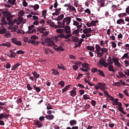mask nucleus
Listing matches in <instances>:
<instances>
[{
    "label": "nucleus",
    "instance_id": "nucleus-14",
    "mask_svg": "<svg viewBox=\"0 0 129 129\" xmlns=\"http://www.w3.org/2000/svg\"><path fill=\"white\" fill-rule=\"evenodd\" d=\"M39 8H40L39 5L36 4L34 6L33 5H31L28 8V10H30L31 9H34V11H37V10H39Z\"/></svg>",
    "mask_w": 129,
    "mask_h": 129
},
{
    "label": "nucleus",
    "instance_id": "nucleus-6",
    "mask_svg": "<svg viewBox=\"0 0 129 129\" xmlns=\"http://www.w3.org/2000/svg\"><path fill=\"white\" fill-rule=\"evenodd\" d=\"M11 42L13 44H15L17 46H22V42L20 41L17 40V38L11 39Z\"/></svg>",
    "mask_w": 129,
    "mask_h": 129
},
{
    "label": "nucleus",
    "instance_id": "nucleus-20",
    "mask_svg": "<svg viewBox=\"0 0 129 129\" xmlns=\"http://www.w3.org/2000/svg\"><path fill=\"white\" fill-rule=\"evenodd\" d=\"M97 74L98 75H99L100 76H102V77H105V75L104 74V73L103 71L98 70V72L97 73Z\"/></svg>",
    "mask_w": 129,
    "mask_h": 129
},
{
    "label": "nucleus",
    "instance_id": "nucleus-7",
    "mask_svg": "<svg viewBox=\"0 0 129 129\" xmlns=\"http://www.w3.org/2000/svg\"><path fill=\"white\" fill-rule=\"evenodd\" d=\"M99 63L102 66H103L105 68L108 67V63L105 62V59L104 58H102L99 61Z\"/></svg>",
    "mask_w": 129,
    "mask_h": 129
},
{
    "label": "nucleus",
    "instance_id": "nucleus-43",
    "mask_svg": "<svg viewBox=\"0 0 129 129\" xmlns=\"http://www.w3.org/2000/svg\"><path fill=\"white\" fill-rule=\"evenodd\" d=\"M52 74H53V75H59V72H58V71L55 70V69H53L52 70Z\"/></svg>",
    "mask_w": 129,
    "mask_h": 129
},
{
    "label": "nucleus",
    "instance_id": "nucleus-23",
    "mask_svg": "<svg viewBox=\"0 0 129 129\" xmlns=\"http://www.w3.org/2000/svg\"><path fill=\"white\" fill-rule=\"evenodd\" d=\"M108 69L109 71L112 72L113 73H115V70L113 69V66H112V64H109Z\"/></svg>",
    "mask_w": 129,
    "mask_h": 129
},
{
    "label": "nucleus",
    "instance_id": "nucleus-39",
    "mask_svg": "<svg viewBox=\"0 0 129 129\" xmlns=\"http://www.w3.org/2000/svg\"><path fill=\"white\" fill-rule=\"evenodd\" d=\"M83 99H85V100H87L88 99H90V97H89V95L87 94L83 95Z\"/></svg>",
    "mask_w": 129,
    "mask_h": 129
},
{
    "label": "nucleus",
    "instance_id": "nucleus-12",
    "mask_svg": "<svg viewBox=\"0 0 129 129\" xmlns=\"http://www.w3.org/2000/svg\"><path fill=\"white\" fill-rule=\"evenodd\" d=\"M37 30L38 32H39L40 33H49V32H47V31L44 32V31H46V28L44 27H43V26H40L39 27H38L37 28Z\"/></svg>",
    "mask_w": 129,
    "mask_h": 129
},
{
    "label": "nucleus",
    "instance_id": "nucleus-46",
    "mask_svg": "<svg viewBox=\"0 0 129 129\" xmlns=\"http://www.w3.org/2000/svg\"><path fill=\"white\" fill-rule=\"evenodd\" d=\"M112 60L115 64H116L119 61L118 58L117 57H112Z\"/></svg>",
    "mask_w": 129,
    "mask_h": 129
},
{
    "label": "nucleus",
    "instance_id": "nucleus-53",
    "mask_svg": "<svg viewBox=\"0 0 129 129\" xmlns=\"http://www.w3.org/2000/svg\"><path fill=\"white\" fill-rule=\"evenodd\" d=\"M83 77V74H79L77 78H76L77 80H80L81 78Z\"/></svg>",
    "mask_w": 129,
    "mask_h": 129
},
{
    "label": "nucleus",
    "instance_id": "nucleus-17",
    "mask_svg": "<svg viewBox=\"0 0 129 129\" xmlns=\"http://www.w3.org/2000/svg\"><path fill=\"white\" fill-rule=\"evenodd\" d=\"M71 96L73 97H74V96H76V88H74L72 90L70 91Z\"/></svg>",
    "mask_w": 129,
    "mask_h": 129
},
{
    "label": "nucleus",
    "instance_id": "nucleus-10",
    "mask_svg": "<svg viewBox=\"0 0 129 129\" xmlns=\"http://www.w3.org/2000/svg\"><path fill=\"white\" fill-rule=\"evenodd\" d=\"M97 3L100 8H104L105 7V0H97Z\"/></svg>",
    "mask_w": 129,
    "mask_h": 129
},
{
    "label": "nucleus",
    "instance_id": "nucleus-62",
    "mask_svg": "<svg viewBox=\"0 0 129 129\" xmlns=\"http://www.w3.org/2000/svg\"><path fill=\"white\" fill-rule=\"evenodd\" d=\"M7 32V29L5 28H2L0 29V33H6Z\"/></svg>",
    "mask_w": 129,
    "mask_h": 129
},
{
    "label": "nucleus",
    "instance_id": "nucleus-22",
    "mask_svg": "<svg viewBox=\"0 0 129 129\" xmlns=\"http://www.w3.org/2000/svg\"><path fill=\"white\" fill-rule=\"evenodd\" d=\"M71 86H72L71 85H68L65 87H64L62 90V93H64V92H66V91H67V90H68V89H69V88H70Z\"/></svg>",
    "mask_w": 129,
    "mask_h": 129
},
{
    "label": "nucleus",
    "instance_id": "nucleus-16",
    "mask_svg": "<svg viewBox=\"0 0 129 129\" xmlns=\"http://www.w3.org/2000/svg\"><path fill=\"white\" fill-rule=\"evenodd\" d=\"M57 28H65V24L63 21L62 22H57Z\"/></svg>",
    "mask_w": 129,
    "mask_h": 129
},
{
    "label": "nucleus",
    "instance_id": "nucleus-61",
    "mask_svg": "<svg viewBox=\"0 0 129 129\" xmlns=\"http://www.w3.org/2000/svg\"><path fill=\"white\" fill-rule=\"evenodd\" d=\"M56 33H63L64 30L63 29H57L56 30Z\"/></svg>",
    "mask_w": 129,
    "mask_h": 129
},
{
    "label": "nucleus",
    "instance_id": "nucleus-28",
    "mask_svg": "<svg viewBox=\"0 0 129 129\" xmlns=\"http://www.w3.org/2000/svg\"><path fill=\"white\" fill-rule=\"evenodd\" d=\"M33 89L36 91V92H40L41 91V88L40 87H37L36 85H33Z\"/></svg>",
    "mask_w": 129,
    "mask_h": 129
},
{
    "label": "nucleus",
    "instance_id": "nucleus-42",
    "mask_svg": "<svg viewBox=\"0 0 129 129\" xmlns=\"http://www.w3.org/2000/svg\"><path fill=\"white\" fill-rule=\"evenodd\" d=\"M126 16H127V14L125 13L118 14L119 18H123L124 17H126Z\"/></svg>",
    "mask_w": 129,
    "mask_h": 129
},
{
    "label": "nucleus",
    "instance_id": "nucleus-24",
    "mask_svg": "<svg viewBox=\"0 0 129 129\" xmlns=\"http://www.w3.org/2000/svg\"><path fill=\"white\" fill-rule=\"evenodd\" d=\"M35 124L37 126V127H42L43 126V124H42V123L39 120L35 121Z\"/></svg>",
    "mask_w": 129,
    "mask_h": 129
},
{
    "label": "nucleus",
    "instance_id": "nucleus-33",
    "mask_svg": "<svg viewBox=\"0 0 129 129\" xmlns=\"http://www.w3.org/2000/svg\"><path fill=\"white\" fill-rule=\"evenodd\" d=\"M17 0H8L6 3H9L12 6H14V5H16V2Z\"/></svg>",
    "mask_w": 129,
    "mask_h": 129
},
{
    "label": "nucleus",
    "instance_id": "nucleus-47",
    "mask_svg": "<svg viewBox=\"0 0 129 129\" xmlns=\"http://www.w3.org/2000/svg\"><path fill=\"white\" fill-rule=\"evenodd\" d=\"M16 23H18V20L15 19L13 21V20L11 22L10 26H14Z\"/></svg>",
    "mask_w": 129,
    "mask_h": 129
},
{
    "label": "nucleus",
    "instance_id": "nucleus-56",
    "mask_svg": "<svg viewBox=\"0 0 129 129\" xmlns=\"http://www.w3.org/2000/svg\"><path fill=\"white\" fill-rule=\"evenodd\" d=\"M3 113V118H8L10 116V114L6 113Z\"/></svg>",
    "mask_w": 129,
    "mask_h": 129
},
{
    "label": "nucleus",
    "instance_id": "nucleus-15",
    "mask_svg": "<svg viewBox=\"0 0 129 129\" xmlns=\"http://www.w3.org/2000/svg\"><path fill=\"white\" fill-rule=\"evenodd\" d=\"M2 14H4V17L5 18H7L8 17H10V16H12V14H11V12L9 11H3Z\"/></svg>",
    "mask_w": 129,
    "mask_h": 129
},
{
    "label": "nucleus",
    "instance_id": "nucleus-9",
    "mask_svg": "<svg viewBox=\"0 0 129 129\" xmlns=\"http://www.w3.org/2000/svg\"><path fill=\"white\" fill-rule=\"evenodd\" d=\"M62 21L64 24L66 23L67 26H68L70 25V23H71V17L69 16L66 17L63 19Z\"/></svg>",
    "mask_w": 129,
    "mask_h": 129
},
{
    "label": "nucleus",
    "instance_id": "nucleus-30",
    "mask_svg": "<svg viewBox=\"0 0 129 129\" xmlns=\"http://www.w3.org/2000/svg\"><path fill=\"white\" fill-rule=\"evenodd\" d=\"M82 66L83 68H86V69H89L90 64H89L87 63H82Z\"/></svg>",
    "mask_w": 129,
    "mask_h": 129
},
{
    "label": "nucleus",
    "instance_id": "nucleus-26",
    "mask_svg": "<svg viewBox=\"0 0 129 129\" xmlns=\"http://www.w3.org/2000/svg\"><path fill=\"white\" fill-rule=\"evenodd\" d=\"M13 17H14V16H13V15H12L10 16H8V17H6V19H7V21H8L9 25H10L11 22H12V21H13Z\"/></svg>",
    "mask_w": 129,
    "mask_h": 129
},
{
    "label": "nucleus",
    "instance_id": "nucleus-13",
    "mask_svg": "<svg viewBox=\"0 0 129 129\" xmlns=\"http://www.w3.org/2000/svg\"><path fill=\"white\" fill-rule=\"evenodd\" d=\"M54 49L55 50V51H65L64 48L61 46H58L57 45H54Z\"/></svg>",
    "mask_w": 129,
    "mask_h": 129
},
{
    "label": "nucleus",
    "instance_id": "nucleus-18",
    "mask_svg": "<svg viewBox=\"0 0 129 129\" xmlns=\"http://www.w3.org/2000/svg\"><path fill=\"white\" fill-rule=\"evenodd\" d=\"M70 124L71 126H74L77 124V120L74 119L70 121Z\"/></svg>",
    "mask_w": 129,
    "mask_h": 129
},
{
    "label": "nucleus",
    "instance_id": "nucleus-38",
    "mask_svg": "<svg viewBox=\"0 0 129 129\" xmlns=\"http://www.w3.org/2000/svg\"><path fill=\"white\" fill-rule=\"evenodd\" d=\"M64 18V15L61 14L60 16H58L56 19H55V21H60Z\"/></svg>",
    "mask_w": 129,
    "mask_h": 129
},
{
    "label": "nucleus",
    "instance_id": "nucleus-64",
    "mask_svg": "<svg viewBox=\"0 0 129 129\" xmlns=\"http://www.w3.org/2000/svg\"><path fill=\"white\" fill-rule=\"evenodd\" d=\"M125 75H126L127 76H129V70L127 69L125 72H124Z\"/></svg>",
    "mask_w": 129,
    "mask_h": 129
},
{
    "label": "nucleus",
    "instance_id": "nucleus-34",
    "mask_svg": "<svg viewBox=\"0 0 129 129\" xmlns=\"http://www.w3.org/2000/svg\"><path fill=\"white\" fill-rule=\"evenodd\" d=\"M116 23L118 25H121V24H122L123 25L125 24L124 20H123V19H119V20H117Z\"/></svg>",
    "mask_w": 129,
    "mask_h": 129
},
{
    "label": "nucleus",
    "instance_id": "nucleus-44",
    "mask_svg": "<svg viewBox=\"0 0 129 129\" xmlns=\"http://www.w3.org/2000/svg\"><path fill=\"white\" fill-rule=\"evenodd\" d=\"M87 49L89 51H94V47L92 46H88Z\"/></svg>",
    "mask_w": 129,
    "mask_h": 129
},
{
    "label": "nucleus",
    "instance_id": "nucleus-60",
    "mask_svg": "<svg viewBox=\"0 0 129 129\" xmlns=\"http://www.w3.org/2000/svg\"><path fill=\"white\" fill-rule=\"evenodd\" d=\"M127 57H128V53H126L124 54V55L121 57V59H122V60H123V59H125V58H127Z\"/></svg>",
    "mask_w": 129,
    "mask_h": 129
},
{
    "label": "nucleus",
    "instance_id": "nucleus-48",
    "mask_svg": "<svg viewBox=\"0 0 129 129\" xmlns=\"http://www.w3.org/2000/svg\"><path fill=\"white\" fill-rule=\"evenodd\" d=\"M91 28H87L83 30V33H90Z\"/></svg>",
    "mask_w": 129,
    "mask_h": 129
},
{
    "label": "nucleus",
    "instance_id": "nucleus-51",
    "mask_svg": "<svg viewBox=\"0 0 129 129\" xmlns=\"http://www.w3.org/2000/svg\"><path fill=\"white\" fill-rule=\"evenodd\" d=\"M26 88H27V90L29 91H31L33 89V87H31V85L30 84H27Z\"/></svg>",
    "mask_w": 129,
    "mask_h": 129
},
{
    "label": "nucleus",
    "instance_id": "nucleus-19",
    "mask_svg": "<svg viewBox=\"0 0 129 129\" xmlns=\"http://www.w3.org/2000/svg\"><path fill=\"white\" fill-rule=\"evenodd\" d=\"M1 20L2 22L1 25H2V26L3 25H8V22L6 21V18L5 17H1Z\"/></svg>",
    "mask_w": 129,
    "mask_h": 129
},
{
    "label": "nucleus",
    "instance_id": "nucleus-31",
    "mask_svg": "<svg viewBox=\"0 0 129 129\" xmlns=\"http://www.w3.org/2000/svg\"><path fill=\"white\" fill-rule=\"evenodd\" d=\"M46 119H48L49 120H52L53 118H54V115H46L45 116Z\"/></svg>",
    "mask_w": 129,
    "mask_h": 129
},
{
    "label": "nucleus",
    "instance_id": "nucleus-55",
    "mask_svg": "<svg viewBox=\"0 0 129 129\" xmlns=\"http://www.w3.org/2000/svg\"><path fill=\"white\" fill-rule=\"evenodd\" d=\"M69 9L71 10V11H73L74 12H76V9L72 6H70L69 7Z\"/></svg>",
    "mask_w": 129,
    "mask_h": 129
},
{
    "label": "nucleus",
    "instance_id": "nucleus-54",
    "mask_svg": "<svg viewBox=\"0 0 129 129\" xmlns=\"http://www.w3.org/2000/svg\"><path fill=\"white\" fill-rule=\"evenodd\" d=\"M4 36L6 38H11V37H12V34L10 33H7L4 35Z\"/></svg>",
    "mask_w": 129,
    "mask_h": 129
},
{
    "label": "nucleus",
    "instance_id": "nucleus-27",
    "mask_svg": "<svg viewBox=\"0 0 129 129\" xmlns=\"http://www.w3.org/2000/svg\"><path fill=\"white\" fill-rule=\"evenodd\" d=\"M32 74L33 75L34 78H36V79L40 77V74H38V72H34L32 73Z\"/></svg>",
    "mask_w": 129,
    "mask_h": 129
},
{
    "label": "nucleus",
    "instance_id": "nucleus-1",
    "mask_svg": "<svg viewBox=\"0 0 129 129\" xmlns=\"http://www.w3.org/2000/svg\"><path fill=\"white\" fill-rule=\"evenodd\" d=\"M45 41L46 43H47L46 46H48V47H53V46H55L54 42H58V37H51L50 38L46 37Z\"/></svg>",
    "mask_w": 129,
    "mask_h": 129
},
{
    "label": "nucleus",
    "instance_id": "nucleus-5",
    "mask_svg": "<svg viewBox=\"0 0 129 129\" xmlns=\"http://www.w3.org/2000/svg\"><path fill=\"white\" fill-rule=\"evenodd\" d=\"M98 85L100 87V89L102 90V91H105V89H107V87H106V84L104 83L98 82Z\"/></svg>",
    "mask_w": 129,
    "mask_h": 129
},
{
    "label": "nucleus",
    "instance_id": "nucleus-25",
    "mask_svg": "<svg viewBox=\"0 0 129 129\" xmlns=\"http://www.w3.org/2000/svg\"><path fill=\"white\" fill-rule=\"evenodd\" d=\"M72 41H73V42H75L76 43H78V41H79V38L77 36H72Z\"/></svg>",
    "mask_w": 129,
    "mask_h": 129
},
{
    "label": "nucleus",
    "instance_id": "nucleus-45",
    "mask_svg": "<svg viewBox=\"0 0 129 129\" xmlns=\"http://www.w3.org/2000/svg\"><path fill=\"white\" fill-rule=\"evenodd\" d=\"M101 49V47L99 46L98 44L96 45V50L97 52H100Z\"/></svg>",
    "mask_w": 129,
    "mask_h": 129
},
{
    "label": "nucleus",
    "instance_id": "nucleus-2",
    "mask_svg": "<svg viewBox=\"0 0 129 129\" xmlns=\"http://www.w3.org/2000/svg\"><path fill=\"white\" fill-rule=\"evenodd\" d=\"M73 25L76 26L78 29L74 31L73 33H82V28H82V23L74 20Z\"/></svg>",
    "mask_w": 129,
    "mask_h": 129
},
{
    "label": "nucleus",
    "instance_id": "nucleus-37",
    "mask_svg": "<svg viewBox=\"0 0 129 129\" xmlns=\"http://www.w3.org/2000/svg\"><path fill=\"white\" fill-rule=\"evenodd\" d=\"M64 30L66 31H67L66 32V33H71V28H70V26H67L65 28Z\"/></svg>",
    "mask_w": 129,
    "mask_h": 129
},
{
    "label": "nucleus",
    "instance_id": "nucleus-29",
    "mask_svg": "<svg viewBox=\"0 0 129 129\" xmlns=\"http://www.w3.org/2000/svg\"><path fill=\"white\" fill-rule=\"evenodd\" d=\"M107 62H108V65H112V64H113V61L112 60V58H111V57L110 56L108 57Z\"/></svg>",
    "mask_w": 129,
    "mask_h": 129
},
{
    "label": "nucleus",
    "instance_id": "nucleus-8",
    "mask_svg": "<svg viewBox=\"0 0 129 129\" xmlns=\"http://www.w3.org/2000/svg\"><path fill=\"white\" fill-rule=\"evenodd\" d=\"M113 105H118V107H122V104L120 102H118V99H114L112 102Z\"/></svg>",
    "mask_w": 129,
    "mask_h": 129
},
{
    "label": "nucleus",
    "instance_id": "nucleus-11",
    "mask_svg": "<svg viewBox=\"0 0 129 129\" xmlns=\"http://www.w3.org/2000/svg\"><path fill=\"white\" fill-rule=\"evenodd\" d=\"M34 27H35L34 25L29 26V32H26V33H36V32H37V30H36V29L34 28Z\"/></svg>",
    "mask_w": 129,
    "mask_h": 129
},
{
    "label": "nucleus",
    "instance_id": "nucleus-35",
    "mask_svg": "<svg viewBox=\"0 0 129 129\" xmlns=\"http://www.w3.org/2000/svg\"><path fill=\"white\" fill-rule=\"evenodd\" d=\"M19 66H21V64H20V63L15 64L14 67L11 69V70L12 71H14V70H16V69H17V68H18V67H19Z\"/></svg>",
    "mask_w": 129,
    "mask_h": 129
},
{
    "label": "nucleus",
    "instance_id": "nucleus-63",
    "mask_svg": "<svg viewBox=\"0 0 129 129\" xmlns=\"http://www.w3.org/2000/svg\"><path fill=\"white\" fill-rule=\"evenodd\" d=\"M4 67H5V68H6L7 69H10V68H11V63H7L6 64V66H5Z\"/></svg>",
    "mask_w": 129,
    "mask_h": 129
},
{
    "label": "nucleus",
    "instance_id": "nucleus-21",
    "mask_svg": "<svg viewBox=\"0 0 129 129\" xmlns=\"http://www.w3.org/2000/svg\"><path fill=\"white\" fill-rule=\"evenodd\" d=\"M57 68L58 69H61L63 71H65L67 70L66 68H64V65L62 63L58 64L57 66Z\"/></svg>",
    "mask_w": 129,
    "mask_h": 129
},
{
    "label": "nucleus",
    "instance_id": "nucleus-4",
    "mask_svg": "<svg viewBox=\"0 0 129 129\" xmlns=\"http://www.w3.org/2000/svg\"><path fill=\"white\" fill-rule=\"evenodd\" d=\"M71 36H72V34L70 33H68L67 34H66V36L63 34H60L58 35L57 37H58V38H64L65 39H68L67 40H65V41L68 42L71 41V39L70 38H70Z\"/></svg>",
    "mask_w": 129,
    "mask_h": 129
},
{
    "label": "nucleus",
    "instance_id": "nucleus-59",
    "mask_svg": "<svg viewBox=\"0 0 129 129\" xmlns=\"http://www.w3.org/2000/svg\"><path fill=\"white\" fill-rule=\"evenodd\" d=\"M98 71V70H97V68H96L91 69V72L92 73H95V72H97Z\"/></svg>",
    "mask_w": 129,
    "mask_h": 129
},
{
    "label": "nucleus",
    "instance_id": "nucleus-32",
    "mask_svg": "<svg viewBox=\"0 0 129 129\" xmlns=\"http://www.w3.org/2000/svg\"><path fill=\"white\" fill-rule=\"evenodd\" d=\"M2 46H5V47H8V48H11L12 47V44L10 42L3 43Z\"/></svg>",
    "mask_w": 129,
    "mask_h": 129
},
{
    "label": "nucleus",
    "instance_id": "nucleus-41",
    "mask_svg": "<svg viewBox=\"0 0 129 129\" xmlns=\"http://www.w3.org/2000/svg\"><path fill=\"white\" fill-rule=\"evenodd\" d=\"M18 15H19V16L23 17V16L25 15V11H24V10H21L18 12Z\"/></svg>",
    "mask_w": 129,
    "mask_h": 129
},
{
    "label": "nucleus",
    "instance_id": "nucleus-52",
    "mask_svg": "<svg viewBox=\"0 0 129 129\" xmlns=\"http://www.w3.org/2000/svg\"><path fill=\"white\" fill-rule=\"evenodd\" d=\"M113 86H120V83L119 82H115L112 84Z\"/></svg>",
    "mask_w": 129,
    "mask_h": 129
},
{
    "label": "nucleus",
    "instance_id": "nucleus-3",
    "mask_svg": "<svg viewBox=\"0 0 129 129\" xmlns=\"http://www.w3.org/2000/svg\"><path fill=\"white\" fill-rule=\"evenodd\" d=\"M31 40H29L28 41V44H32V45H34V46H38L39 44H40V41H36L35 40H37L38 39V37L36 35H33L31 37Z\"/></svg>",
    "mask_w": 129,
    "mask_h": 129
},
{
    "label": "nucleus",
    "instance_id": "nucleus-57",
    "mask_svg": "<svg viewBox=\"0 0 129 129\" xmlns=\"http://www.w3.org/2000/svg\"><path fill=\"white\" fill-rule=\"evenodd\" d=\"M58 84H59V85H61V87H64V85H65V82L63 81H60Z\"/></svg>",
    "mask_w": 129,
    "mask_h": 129
},
{
    "label": "nucleus",
    "instance_id": "nucleus-40",
    "mask_svg": "<svg viewBox=\"0 0 129 129\" xmlns=\"http://www.w3.org/2000/svg\"><path fill=\"white\" fill-rule=\"evenodd\" d=\"M10 53L11 54H10V56L9 57H12L13 58H16V53L15 52H13V50H10Z\"/></svg>",
    "mask_w": 129,
    "mask_h": 129
},
{
    "label": "nucleus",
    "instance_id": "nucleus-58",
    "mask_svg": "<svg viewBox=\"0 0 129 129\" xmlns=\"http://www.w3.org/2000/svg\"><path fill=\"white\" fill-rule=\"evenodd\" d=\"M47 14V11L46 10H43L42 11V15L44 17V18H46V14Z\"/></svg>",
    "mask_w": 129,
    "mask_h": 129
},
{
    "label": "nucleus",
    "instance_id": "nucleus-36",
    "mask_svg": "<svg viewBox=\"0 0 129 129\" xmlns=\"http://www.w3.org/2000/svg\"><path fill=\"white\" fill-rule=\"evenodd\" d=\"M96 23H98V21H97V20L92 21L90 22V25H91V27L96 26Z\"/></svg>",
    "mask_w": 129,
    "mask_h": 129
},
{
    "label": "nucleus",
    "instance_id": "nucleus-50",
    "mask_svg": "<svg viewBox=\"0 0 129 129\" xmlns=\"http://www.w3.org/2000/svg\"><path fill=\"white\" fill-rule=\"evenodd\" d=\"M80 70H81V71H84V72H88L89 70H90V69H83L81 68Z\"/></svg>",
    "mask_w": 129,
    "mask_h": 129
},
{
    "label": "nucleus",
    "instance_id": "nucleus-49",
    "mask_svg": "<svg viewBox=\"0 0 129 129\" xmlns=\"http://www.w3.org/2000/svg\"><path fill=\"white\" fill-rule=\"evenodd\" d=\"M118 75H119L120 77L121 78V77H125V75H124V74H123V73H122L121 71H119L118 73Z\"/></svg>",
    "mask_w": 129,
    "mask_h": 129
}]
</instances>
